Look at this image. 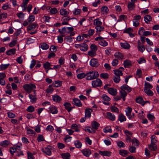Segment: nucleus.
<instances>
[{
    "instance_id": "35",
    "label": "nucleus",
    "mask_w": 159,
    "mask_h": 159,
    "mask_svg": "<svg viewBox=\"0 0 159 159\" xmlns=\"http://www.w3.org/2000/svg\"><path fill=\"white\" fill-rule=\"evenodd\" d=\"M9 143L8 140H5L0 142V145L3 147H6L9 145Z\"/></svg>"
},
{
    "instance_id": "23",
    "label": "nucleus",
    "mask_w": 159,
    "mask_h": 159,
    "mask_svg": "<svg viewBox=\"0 0 159 159\" xmlns=\"http://www.w3.org/2000/svg\"><path fill=\"white\" fill-rule=\"evenodd\" d=\"M152 20V17L149 15L145 16L144 17V20L147 24H149Z\"/></svg>"
},
{
    "instance_id": "18",
    "label": "nucleus",
    "mask_w": 159,
    "mask_h": 159,
    "mask_svg": "<svg viewBox=\"0 0 159 159\" xmlns=\"http://www.w3.org/2000/svg\"><path fill=\"white\" fill-rule=\"evenodd\" d=\"M53 100L56 102H59L61 100V98L57 94H55L52 96Z\"/></svg>"
},
{
    "instance_id": "43",
    "label": "nucleus",
    "mask_w": 159,
    "mask_h": 159,
    "mask_svg": "<svg viewBox=\"0 0 159 159\" xmlns=\"http://www.w3.org/2000/svg\"><path fill=\"white\" fill-rule=\"evenodd\" d=\"M60 14L62 16L67 15L69 12L65 9H62L60 11Z\"/></svg>"
},
{
    "instance_id": "49",
    "label": "nucleus",
    "mask_w": 159,
    "mask_h": 159,
    "mask_svg": "<svg viewBox=\"0 0 159 159\" xmlns=\"http://www.w3.org/2000/svg\"><path fill=\"white\" fill-rule=\"evenodd\" d=\"M71 128L72 129H74L76 132H79L80 129L76 124H73L71 125Z\"/></svg>"
},
{
    "instance_id": "50",
    "label": "nucleus",
    "mask_w": 159,
    "mask_h": 159,
    "mask_svg": "<svg viewBox=\"0 0 159 159\" xmlns=\"http://www.w3.org/2000/svg\"><path fill=\"white\" fill-rule=\"evenodd\" d=\"M9 65V64H2L0 66V69L2 70H5L7 68Z\"/></svg>"
},
{
    "instance_id": "32",
    "label": "nucleus",
    "mask_w": 159,
    "mask_h": 159,
    "mask_svg": "<svg viewBox=\"0 0 159 159\" xmlns=\"http://www.w3.org/2000/svg\"><path fill=\"white\" fill-rule=\"evenodd\" d=\"M16 50L15 48H12L7 51L6 54L8 55L14 54L16 53Z\"/></svg>"
},
{
    "instance_id": "64",
    "label": "nucleus",
    "mask_w": 159,
    "mask_h": 159,
    "mask_svg": "<svg viewBox=\"0 0 159 159\" xmlns=\"http://www.w3.org/2000/svg\"><path fill=\"white\" fill-rule=\"evenodd\" d=\"M27 155H28V159H34V157L33 156V154L31 152H27Z\"/></svg>"
},
{
    "instance_id": "34",
    "label": "nucleus",
    "mask_w": 159,
    "mask_h": 159,
    "mask_svg": "<svg viewBox=\"0 0 159 159\" xmlns=\"http://www.w3.org/2000/svg\"><path fill=\"white\" fill-rule=\"evenodd\" d=\"M61 156L63 159H70V155L69 153L66 152L62 153Z\"/></svg>"
},
{
    "instance_id": "5",
    "label": "nucleus",
    "mask_w": 159,
    "mask_h": 159,
    "mask_svg": "<svg viewBox=\"0 0 159 159\" xmlns=\"http://www.w3.org/2000/svg\"><path fill=\"white\" fill-rule=\"evenodd\" d=\"M72 103L78 107H81L82 106V104L80 100L77 98H75L73 99Z\"/></svg>"
},
{
    "instance_id": "22",
    "label": "nucleus",
    "mask_w": 159,
    "mask_h": 159,
    "mask_svg": "<svg viewBox=\"0 0 159 159\" xmlns=\"http://www.w3.org/2000/svg\"><path fill=\"white\" fill-rule=\"evenodd\" d=\"M156 143L151 142V143L149 145V149L152 151H155L157 149L156 145L155 144Z\"/></svg>"
},
{
    "instance_id": "3",
    "label": "nucleus",
    "mask_w": 159,
    "mask_h": 159,
    "mask_svg": "<svg viewBox=\"0 0 159 159\" xmlns=\"http://www.w3.org/2000/svg\"><path fill=\"white\" fill-rule=\"evenodd\" d=\"M92 84L93 87H101L102 85V82L100 79H97L92 81Z\"/></svg>"
},
{
    "instance_id": "45",
    "label": "nucleus",
    "mask_w": 159,
    "mask_h": 159,
    "mask_svg": "<svg viewBox=\"0 0 159 159\" xmlns=\"http://www.w3.org/2000/svg\"><path fill=\"white\" fill-rule=\"evenodd\" d=\"M136 102L137 103L141 104L142 105V104L143 102V98L141 97H139L137 98L136 99Z\"/></svg>"
},
{
    "instance_id": "52",
    "label": "nucleus",
    "mask_w": 159,
    "mask_h": 159,
    "mask_svg": "<svg viewBox=\"0 0 159 159\" xmlns=\"http://www.w3.org/2000/svg\"><path fill=\"white\" fill-rule=\"evenodd\" d=\"M100 77L101 78L107 79L108 78L109 75L107 73H102L100 74Z\"/></svg>"
},
{
    "instance_id": "13",
    "label": "nucleus",
    "mask_w": 159,
    "mask_h": 159,
    "mask_svg": "<svg viewBox=\"0 0 159 159\" xmlns=\"http://www.w3.org/2000/svg\"><path fill=\"white\" fill-rule=\"evenodd\" d=\"M99 153L102 156H110L111 154V152L107 151H99Z\"/></svg>"
},
{
    "instance_id": "37",
    "label": "nucleus",
    "mask_w": 159,
    "mask_h": 159,
    "mask_svg": "<svg viewBox=\"0 0 159 159\" xmlns=\"http://www.w3.org/2000/svg\"><path fill=\"white\" fill-rule=\"evenodd\" d=\"M44 76L43 73L42 72H40L37 75V80L40 81L42 80Z\"/></svg>"
},
{
    "instance_id": "46",
    "label": "nucleus",
    "mask_w": 159,
    "mask_h": 159,
    "mask_svg": "<svg viewBox=\"0 0 159 159\" xmlns=\"http://www.w3.org/2000/svg\"><path fill=\"white\" fill-rule=\"evenodd\" d=\"M34 107L33 106H30L27 108L26 111L29 112H32L34 111Z\"/></svg>"
},
{
    "instance_id": "33",
    "label": "nucleus",
    "mask_w": 159,
    "mask_h": 159,
    "mask_svg": "<svg viewBox=\"0 0 159 159\" xmlns=\"http://www.w3.org/2000/svg\"><path fill=\"white\" fill-rule=\"evenodd\" d=\"M150 89H144V91L148 96H152L154 94L153 92Z\"/></svg>"
},
{
    "instance_id": "47",
    "label": "nucleus",
    "mask_w": 159,
    "mask_h": 159,
    "mask_svg": "<svg viewBox=\"0 0 159 159\" xmlns=\"http://www.w3.org/2000/svg\"><path fill=\"white\" fill-rule=\"evenodd\" d=\"M102 98L105 101L108 102L110 100L111 98L107 95L104 94L102 95Z\"/></svg>"
},
{
    "instance_id": "29",
    "label": "nucleus",
    "mask_w": 159,
    "mask_h": 159,
    "mask_svg": "<svg viewBox=\"0 0 159 159\" xmlns=\"http://www.w3.org/2000/svg\"><path fill=\"white\" fill-rule=\"evenodd\" d=\"M95 28L96 30V32L98 33L99 36L100 35V32L103 31L104 30V27L102 26H100V27H95Z\"/></svg>"
},
{
    "instance_id": "20",
    "label": "nucleus",
    "mask_w": 159,
    "mask_h": 159,
    "mask_svg": "<svg viewBox=\"0 0 159 159\" xmlns=\"http://www.w3.org/2000/svg\"><path fill=\"white\" fill-rule=\"evenodd\" d=\"M123 65L125 68H129L131 66V61L129 60H126L124 61Z\"/></svg>"
},
{
    "instance_id": "17",
    "label": "nucleus",
    "mask_w": 159,
    "mask_h": 159,
    "mask_svg": "<svg viewBox=\"0 0 159 159\" xmlns=\"http://www.w3.org/2000/svg\"><path fill=\"white\" fill-rule=\"evenodd\" d=\"M107 118L111 121H114L116 119L115 116L110 112L107 113Z\"/></svg>"
},
{
    "instance_id": "55",
    "label": "nucleus",
    "mask_w": 159,
    "mask_h": 159,
    "mask_svg": "<svg viewBox=\"0 0 159 159\" xmlns=\"http://www.w3.org/2000/svg\"><path fill=\"white\" fill-rule=\"evenodd\" d=\"M129 150L131 153H134L136 152V148L134 147L130 146L129 148Z\"/></svg>"
},
{
    "instance_id": "26",
    "label": "nucleus",
    "mask_w": 159,
    "mask_h": 159,
    "mask_svg": "<svg viewBox=\"0 0 159 159\" xmlns=\"http://www.w3.org/2000/svg\"><path fill=\"white\" fill-rule=\"evenodd\" d=\"M99 43L101 46L103 47H105L107 45L108 43H107L103 39V38L101 39H100L99 40Z\"/></svg>"
},
{
    "instance_id": "15",
    "label": "nucleus",
    "mask_w": 159,
    "mask_h": 159,
    "mask_svg": "<svg viewBox=\"0 0 159 159\" xmlns=\"http://www.w3.org/2000/svg\"><path fill=\"white\" fill-rule=\"evenodd\" d=\"M114 56L116 58H118L119 59H125L124 56L123 54L119 52H116L114 55Z\"/></svg>"
},
{
    "instance_id": "63",
    "label": "nucleus",
    "mask_w": 159,
    "mask_h": 159,
    "mask_svg": "<svg viewBox=\"0 0 159 159\" xmlns=\"http://www.w3.org/2000/svg\"><path fill=\"white\" fill-rule=\"evenodd\" d=\"M81 12V10L79 9H75L73 14L74 15H77L80 14Z\"/></svg>"
},
{
    "instance_id": "54",
    "label": "nucleus",
    "mask_w": 159,
    "mask_h": 159,
    "mask_svg": "<svg viewBox=\"0 0 159 159\" xmlns=\"http://www.w3.org/2000/svg\"><path fill=\"white\" fill-rule=\"evenodd\" d=\"M117 145L120 148H124L125 147V143L122 141H118L117 143Z\"/></svg>"
},
{
    "instance_id": "19",
    "label": "nucleus",
    "mask_w": 159,
    "mask_h": 159,
    "mask_svg": "<svg viewBox=\"0 0 159 159\" xmlns=\"http://www.w3.org/2000/svg\"><path fill=\"white\" fill-rule=\"evenodd\" d=\"M64 105L65 108L68 112H69L72 110V107H71V105L70 103L66 102L64 103Z\"/></svg>"
},
{
    "instance_id": "38",
    "label": "nucleus",
    "mask_w": 159,
    "mask_h": 159,
    "mask_svg": "<svg viewBox=\"0 0 159 159\" xmlns=\"http://www.w3.org/2000/svg\"><path fill=\"white\" fill-rule=\"evenodd\" d=\"M144 86L143 89H151L152 88V86L149 83L146 81L145 82Z\"/></svg>"
},
{
    "instance_id": "28",
    "label": "nucleus",
    "mask_w": 159,
    "mask_h": 159,
    "mask_svg": "<svg viewBox=\"0 0 159 159\" xmlns=\"http://www.w3.org/2000/svg\"><path fill=\"white\" fill-rule=\"evenodd\" d=\"M91 125L93 129H97L98 128L99 126V124L96 121H94L92 123Z\"/></svg>"
},
{
    "instance_id": "58",
    "label": "nucleus",
    "mask_w": 159,
    "mask_h": 159,
    "mask_svg": "<svg viewBox=\"0 0 159 159\" xmlns=\"http://www.w3.org/2000/svg\"><path fill=\"white\" fill-rule=\"evenodd\" d=\"M58 31L60 34H65L66 32L68 33V32L67 31L66 28L65 27L63 28L61 30L59 29Z\"/></svg>"
},
{
    "instance_id": "62",
    "label": "nucleus",
    "mask_w": 159,
    "mask_h": 159,
    "mask_svg": "<svg viewBox=\"0 0 159 159\" xmlns=\"http://www.w3.org/2000/svg\"><path fill=\"white\" fill-rule=\"evenodd\" d=\"M85 75H86L84 73H82L78 74L77 75V76L78 79H81L85 77Z\"/></svg>"
},
{
    "instance_id": "39",
    "label": "nucleus",
    "mask_w": 159,
    "mask_h": 159,
    "mask_svg": "<svg viewBox=\"0 0 159 159\" xmlns=\"http://www.w3.org/2000/svg\"><path fill=\"white\" fill-rule=\"evenodd\" d=\"M128 9L131 11L135 7V4L133 2H129L128 3L127 6Z\"/></svg>"
},
{
    "instance_id": "57",
    "label": "nucleus",
    "mask_w": 159,
    "mask_h": 159,
    "mask_svg": "<svg viewBox=\"0 0 159 159\" xmlns=\"http://www.w3.org/2000/svg\"><path fill=\"white\" fill-rule=\"evenodd\" d=\"M114 81L116 83H118L120 80V76L116 75L113 77Z\"/></svg>"
},
{
    "instance_id": "41",
    "label": "nucleus",
    "mask_w": 159,
    "mask_h": 159,
    "mask_svg": "<svg viewBox=\"0 0 159 159\" xmlns=\"http://www.w3.org/2000/svg\"><path fill=\"white\" fill-rule=\"evenodd\" d=\"M74 144L75 147L77 148H80L82 146V143L79 140H76L74 142Z\"/></svg>"
},
{
    "instance_id": "14",
    "label": "nucleus",
    "mask_w": 159,
    "mask_h": 159,
    "mask_svg": "<svg viewBox=\"0 0 159 159\" xmlns=\"http://www.w3.org/2000/svg\"><path fill=\"white\" fill-rule=\"evenodd\" d=\"M83 154L85 156L88 157L91 154V151L89 149H84L82 151Z\"/></svg>"
},
{
    "instance_id": "11",
    "label": "nucleus",
    "mask_w": 159,
    "mask_h": 159,
    "mask_svg": "<svg viewBox=\"0 0 159 159\" xmlns=\"http://www.w3.org/2000/svg\"><path fill=\"white\" fill-rule=\"evenodd\" d=\"M92 110L89 108H86L85 111V116L86 117L89 118L91 116V112Z\"/></svg>"
},
{
    "instance_id": "59",
    "label": "nucleus",
    "mask_w": 159,
    "mask_h": 159,
    "mask_svg": "<svg viewBox=\"0 0 159 159\" xmlns=\"http://www.w3.org/2000/svg\"><path fill=\"white\" fill-rule=\"evenodd\" d=\"M27 133L29 134L35 135V132L33 130L31 129H28L27 130Z\"/></svg>"
},
{
    "instance_id": "24",
    "label": "nucleus",
    "mask_w": 159,
    "mask_h": 159,
    "mask_svg": "<svg viewBox=\"0 0 159 159\" xmlns=\"http://www.w3.org/2000/svg\"><path fill=\"white\" fill-rule=\"evenodd\" d=\"M29 97L30 99V102L32 103L36 102L37 98L35 96L31 94H30L29 95Z\"/></svg>"
},
{
    "instance_id": "51",
    "label": "nucleus",
    "mask_w": 159,
    "mask_h": 159,
    "mask_svg": "<svg viewBox=\"0 0 159 159\" xmlns=\"http://www.w3.org/2000/svg\"><path fill=\"white\" fill-rule=\"evenodd\" d=\"M103 131L105 133L108 132L111 133L112 132V130L111 127L110 126L106 127L103 129Z\"/></svg>"
},
{
    "instance_id": "2",
    "label": "nucleus",
    "mask_w": 159,
    "mask_h": 159,
    "mask_svg": "<svg viewBox=\"0 0 159 159\" xmlns=\"http://www.w3.org/2000/svg\"><path fill=\"white\" fill-rule=\"evenodd\" d=\"M23 87L26 92L30 93L33 89L36 88V86L34 84H26L24 85Z\"/></svg>"
},
{
    "instance_id": "36",
    "label": "nucleus",
    "mask_w": 159,
    "mask_h": 159,
    "mask_svg": "<svg viewBox=\"0 0 159 159\" xmlns=\"http://www.w3.org/2000/svg\"><path fill=\"white\" fill-rule=\"evenodd\" d=\"M121 46L125 49H128L130 48V45L127 43H121Z\"/></svg>"
},
{
    "instance_id": "21",
    "label": "nucleus",
    "mask_w": 159,
    "mask_h": 159,
    "mask_svg": "<svg viewBox=\"0 0 159 159\" xmlns=\"http://www.w3.org/2000/svg\"><path fill=\"white\" fill-rule=\"evenodd\" d=\"M119 154L123 157H125L129 152L125 150L121 149L119 151Z\"/></svg>"
},
{
    "instance_id": "30",
    "label": "nucleus",
    "mask_w": 159,
    "mask_h": 159,
    "mask_svg": "<svg viewBox=\"0 0 159 159\" xmlns=\"http://www.w3.org/2000/svg\"><path fill=\"white\" fill-rule=\"evenodd\" d=\"M62 85V82L59 80L55 81L52 83V85L55 87L61 86Z\"/></svg>"
},
{
    "instance_id": "7",
    "label": "nucleus",
    "mask_w": 159,
    "mask_h": 159,
    "mask_svg": "<svg viewBox=\"0 0 159 159\" xmlns=\"http://www.w3.org/2000/svg\"><path fill=\"white\" fill-rule=\"evenodd\" d=\"M132 109L130 107H127L125 110L126 115L129 119L133 118V116H131Z\"/></svg>"
},
{
    "instance_id": "6",
    "label": "nucleus",
    "mask_w": 159,
    "mask_h": 159,
    "mask_svg": "<svg viewBox=\"0 0 159 159\" xmlns=\"http://www.w3.org/2000/svg\"><path fill=\"white\" fill-rule=\"evenodd\" d=\"M90 64L92 67H97L99 65V63L97 59L93 58L90 61Z\"/></svg>"
},
{
    "instance_id": "53",
    "label": "nucleus",
    "mask_w": 159,
    "mask_h": 159,
    "mask_svg": "<svg viewBox=\"0 0 159 159\" xmlns=\"http://www.w3.org/2000/svg\"><path fill=\"white\" fill-rule=\"evenodd\" d=\"M114 73L116 75L120 76V75H122L123 74L121 70H114Z\"/></svg>"
},
{
    "instance_id": "44",
    "label": "nucleus",
    "mask_w": 159,
    "mask_h": 159,
    "mask_svg": "<svg viewBox=\"0 0 159 159\" xmlns=\"http://www.w3.org/2000/svg\"><path fill=\"white\" fill-rule=\"evenodd\" d=\"M110 109L111 111L112 112H116L117 113H119V109L116 106H112L111 107Z\"/></svg>"
},
{
    "instance_id": "61",
    "label": "nucleus",
    "mask_w": 159,
    "mask_h": 159,
    "mask_svg": "<svg viewBox=\"0 0 159 159\" xmlns=\"http://www.w3.org/2000/svg\"><path fill=\"white\" fill-rule=\"evenodd\" d=\"M7 115L8 117L10 118H14L16 117V115L11 112H7Z\"/></svg>"
},
{
    "instance_id": "60",
    "label": "nucleus",
    "mask_w": 159,
    "mask_h": 159,
    "mask_svg": "<svg viewBox=\"0 0 159 159\" xmlns=\"http://www.w3.org/2000/svg\"><path fill=\"white\" fill-rule=\"evenodd\" d=\"M7 15L6 13H3L0 15V21L3 19H4L7 18Z\"/></svg>"
},
{
    "instance_id": "9",
    "label": "nucleus",
    "mask_w": 159,
    "mask_h": 159,
    "mask_svg": "<svg viewBox=\"0 0 159 159\" xmlns=\"http://www.w3.org/2000/svg\"><path fill=\"white\" fill-rule=\"evenodd\" d=\"M36 27V25L35 24H33L32 25H29V26H28L27 27V30L28 31H29V33L31 34H35L36 33V30H35V31L34 32H32L31 31V30H32L33 29L35 28Z\"/></svg>"
},
{
    "instance_id": "27",
    "label": "nucleus",
    "mask_w": 159,
    "mask_h": 159,
    "mask_svg": "<svg viewBox=\"0 0 159 159\" xmlns=\"http://www.w3.org/2000/svg\"><path fill=\"white\" fill-rule=\"evenodd\" d=\"M120 95L121 97L122 98L124 101H125V97H126L127 93L125 91L121 90L120 92Z\"/></svg>"
},
{
    "instance_id": "4",
    "label": "nucleus",
    "mask_w": 159,
    "mask_h": 159,
    "mask_svg": "<svg viewBox=\"0 0 159 159\" xmlns=\"http://www.w3.org/2000/svg\"><path fill=\"white\" fill-rule=\"evenodd\" d=\"M51 147L50 146H48L46 147L45 148L42 149V151L48 156H50L52 154V152L51 151Z\"/></svg>"
},
{
    "instance_id": "12",
    "label": "nucleus",
    "mask_w": 159,
    "mask_h": 159,
    "mask_svg": "<svg viewBox=\"0 0 159 159\" xmlns=\"http://www.w3.org/2000/svg\"><path fill=\"white\" fill-rule=\"evenodd\" d=\"M49 109L50 112L52 114H56L58 112L57 108L55 106H51L49 107Z\"/></svg>"
},
{
    "instance_id": "16",
    "label": "nucleus",
    "mask_w": 159,
    "mask_h": 159,
    "mask_svg": "<svg viewBox=\"0 0 159 159\" xmlns=\"http://www.w3.org/2000/svg\"><path fill=\"white\" fill-rule=\"evenodd\" d=\"M107 91L109 93L113 96L116 95L117 93L116 89L112 88L108 89Z\"/></svg>"
},
{
    "instance_id": "56",
    "label": "nucleus",
    "mask_w": 159,
    "mask_h": 159,
    "mask_svg": "<svg viewBox=\"0 0 159 159\" xmlns=\"http://www.w3.org/2000/svg\"><path fill=\"white\" fill-rule=\"evenodd\" d=\"M57 40L58 42L60 43H61L63 41V36L62 34H60L57 37Z\"/></svg>"
},
{
    "instance_id": "31",
    "label": "nucleus",
    "mask_w": 159,
    "mask_h": 159,
    "mask_svg": "<svg viewBox=\"0 0 159 159\" xmlns=\"http://www.w3.org/2000/svg\"><path fill=\"white\" fill-rule=\"evenodd\" d=\"M118 120L120 122H122L125 121L126 120V118L123 114H121L119 115Z\"/></svg>"
},
{
    "instance_id": "1",
    "label": "nucleus",
    "mask_w": 159,
    "mask_h": 159,
    "mask_svg": "<svg viewBox=\"0 0 159 159\" xmlns=\"http://www.w3.org/2000/svg\"><path fill=\"white\" fill-rule=\"evenodd\" d=\"M86 79L89 80H92L98 77L99 74L97 71H92L86 74Z\"/></svg>"
},
{
    "instance_id": "25",
    "label": "nucleus",
    "mask_w": 159,
    "mask_h": 159,
    "mask_svg": "<svg viewBox=\"0 0 159 159\" xmlns=\"http://www.w3.org/2000/svg\"><path fill=\"white\" fill-rule=\"evenodd\" d=\"M88 48V45L84 43L81 44L80 50L83 51H86Z\"/></svg>"
},
{
    "instance_id": "40",
    "label": "nucleus",
    "mask_w": 159,
    "mask_h": 159,
    "mask_svg": "<svg viewBox=\"0 0 159 159\" xmlns=\"http://www.w3.org/2000/svg\"><path fill=\"white\" fill-rule=\"evenodd\" d=\"M35 19V16L33 15L29 16L28 19V21L29 23H31L33 22Z\"/></svg>"
},
{
    "instance_id": "48",
    "label": "nucleus",
    "mask_w": 159,
    "mask_h": 159,
    "mask_svg": "<svg viewBox=\"0 0 159 159\" xmlns=\"http://www.w3.org/2000/svg\"><path fill=\"white\" fill-rule=\"evenodd\" d=\"M40 47L43 49H47L48 48L49 46L48 45L45 43L41 44Z\"/></svg>"
},
{
    "instance_id": "10",
    "label": "nucleus",
    "mask_w": 159,
    "mask_h": 159,
    "mask_svg": "<svg viewBox=\"0 0 159 159\" xmlns=\"http://www.w3.org/2000/svg\"><path fill=\"white\" fill-rule=\"evenodd\" d=\"M120 89L121 90L125 91H126L128 92H130L132 91L131 88L126 84H124L121 86Z\"/></svg>"
},
{
    "instance_id": "8",
    "label": "nucleus",
    "mask_w": 159,
    "mask_h": 159,
    "mask_svg": "<svg viewBox=\"0 0 159 159\" xmlns=\"http://www.w3.org/2000/svg\"><path fill=\"white\" fill-rule=\"evenodd\" d=\"M138 48L139 51L141 52H143L145 50L144 45L142 44L139 40L138 41Z\"/></svg>"
},
{
    "instance_id": "42",
    "label": "nucleus",
    "mask_w": 159,
    "mask_h": 159,
    "mask_svg": "<svg viewBox=\"0 0 159 159\" xmlns=\"http://www.w3.org/2000/svg\"><path fill=\"white\" fill-rule=\"evenodd\" d=\"M93 25H102V22L100 21L99 18H97L94 20L93 21Z\"/></svg>"
}]
</instances>
